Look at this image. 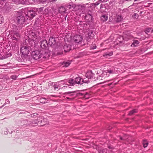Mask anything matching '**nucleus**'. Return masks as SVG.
<instances>
[{
  "label": "nucleus",
  "mask_w": 153,
  "mask_h": 153,
  "mask_svg": "<svg viewBox=\"0 0 153 153\" xmlns=\"http://www.w3.org/2000/svg\"><path fill=\"white\" fill-rule=\"evenodd\" d=\"M52 85H53L52 86V89H54L55 90L56 88H58L59 87H60L61 86V85L59 84V82H56V83H53Z\"/></svg>",
  "instance_id": "f8f14e48"
},
{
  "label": "nucleus",
  "mask_w": 153,
  "mask_h": 153,
  "mask_svg": "<svg viewBox=\"0 0 153 153\" xmlns=\"http://www.w3.org/2000/svg\"><path fill=\"white\" fill-rule=\"evenodd\" d=\"M92 74H93V78H92L91 79H92L93 81H95L96 79L99 80H102L104 78L103 76H100L98 77H97V78H95V77L94 76V74H93V73H92Z\"/></svg>",
  "instance_id": "dca6fc26"
},
{
  "label": "nucleus",
  "mask_w": 153,
  "mask_h": 153,
  "mask_svg": "<svg viewBox=\"0 0 153 153\" xmlns=\"http://www.w3.org/2000/svg\"><path fill=\"white\" fill-rule=\"evenodd\" d=\"M56 44V40L54 37H50L49 39L48 44L50 46H54Z\"/></svg>",
  "instance_id": "6e6552de"
},
{
  "label": "nucleus",
  "mask_w": 153,
  "mask_h": 153,
  "mask_svg": "<svg viewBox=\"0 0 153 153\" xmlns=\"http://www.w3.org/2000/svg\"><path fill=\"white\" fill-rule=\"evenodd\" d=\"M29 44L31 46H33L35 45V43L34 40L32 39H29L27 40Z\"/></svg>",
  "instance_id": "4468645a"
},
{
  "label": "nucleus",
  "mask_w": 153,
  "mask_h": 153,
  "mask_svg": "<svg viewBox=\"0 0 153 153\" xmlns=\"http://www.w3.org/2000/svg\"><path fill=\"white\" fill-rule=\"evenodd\" d=\"M31 49L30 46L25 45L22 46L21 48V56L23 59H28L30 50Z\"/></svg>",
  "instance_id": "f03ea898"
},
{
  "label": "nucleus",
  "mask_w": 153,
  "mask_h": 153,
  "mask_svg": "<svg viewBox=\"0 0 153 153\" xmlns=\"http://www.w3.org/2000/svg\"><path fill=\"white\" fill-rule=\"evenodd\" d=\"M108 19V17L106 15H103L101 17L102 21L103 22L106 21Z\"/></svg>",
  "instance_id": "a211bd4d"
},
{
  "label": "nucleus",
  "mask_w": 153,
  "mask_h": 153,
  "mask_svg": "<svg viewBox=\"0 0 153 153\" xmlns=\"http://www.w3.org/2000/svg\"><path fill=\"white\" fill-rule=\"evenodd\" d=\"M137 109H134L131 111H130L128 114L129 115H133L134 113H136L137 112Z\"/></svg>",
  "instance_id": "b1692460"
},
{
  "label": "nucleus",
  "mask_w": 153,
  "mask_h": 153,
  "mask_svg": "<svg viewBox=\"0 0 153 153\" xmlns=\"http://www.w3.org/2000/svg\"><path fill=\"white\" fill-rule=\"evenodd\" d=\"M99 1L100 2V3L101 2H104L105 1V0H99Z\"/></svg>",
  "instance_id": "58836bf2"
},
{
  "label": "nucleus",
  "mask_w": 153,
  "mask_h": 153,
  "mask_svg": "<svg viewBox=\"0 0 153 153\" xmlns=\"http://www.w3.org/2000/svg\"><path fill=\"white\" fill-rule=\"evenodd\" d=\"M153 30L150 28H148L145 31V33L147 34L148 32H152Z\"/></svg>",
  "instance_id": "a878e982"
},
{
  "label": "nucleus",
  "mask_w": 153,
  "mask_h": 153,
  "mask_svg": "<svg viewBox=\"0 0 153 153\" xmlns=\"http://www.w3.org/2000/svg\"><path fill=\"white\" fill-rule=\"evenodd\" d=\"M75 91H69V92H66L64 93L65 94H70V96H72L74 95L73 93H75Z\"/></svg>",
  "instance_id": "5701e85b"
},
{
  "label": "nucleus",
  "mask_w": 153,
  "mask_h": 153,
  "mask_svg": "<svg viewBox=\"0 0 153 153\" xmlns=\"http://www.w3.org/2000/svg\"><path fill=\"white\" fill-rule=\"evenodd\" d=\"M143 143L148 144V143L146 140H143Z\"/></svg>",
  "instance_id": "c9c22d12"
},
{
  "label": "nucleus",
  "mask_w": 153,
  "mask_h": 153,
  "mask_svg": "<svg viewBox=\"0 0 153 153\" xmlns=\"http://www.w3.org/2000/svg\"><path fill=\"white\" fill-rule=\"evenodd\" d=\"M40 102H41L43 103H45V102H42V101L41 102V101Z\"/></svg>",
  "instance_id": "3c124183"
},
{
  "label": "nucleus",
  "mask_w": 153,
  "mask_h": 153,
  "mask_svg": "<svg viewBox=\"0 0 153 153\" xmlns=\"http://www.w3.org/2000/svg\"><path fill=\"white\" fill-rule=\"evenodd\" d=\"M112 17L111 18L110 17V18H109V21H110L111 20H112Z\"/></svg>",
  "instance_id": "c03bdc74"
},
{
  "label": "nucleus",
  "mask_w": 153,
  "mask_h": 153,
  "mask_svg": "<svg viewBox=\"0 0 153 153\" xmlns=\"http://www.w3.org/2000/svg\"><path fill=\"white\" fill-rule=\"evenodd\" d=\"M93 75L91 71L88 72L85 74L86 78L82 79L80 77L76 78L75 80V83L81 85L84 83H88L90 82L89 79L93 78Z\"/></svg>",
  "instance_id": "f257e3e1"
},
{
  "label": "nucleus",
  "mask_w": 153,
  "mask_h": 153,
  "mask_svg": "<svg viewBox=\"0 0 153 153\" xmlns=\"http://www.w3.org/2000/svg\"><path fill=\"white\" fill-rule=\"evenodd\" d=\"M116 22H119L122 21L123 18L120 15H117L116 16Z\"/></svg>",
  "instance_id": "f3484780"
},
{
  "label": "nucleus",
  "mask_w": 153,
  "mask_h": 153,
  "mask_svg": "<svg viewBox=\"0 0 153 153\" xmlns=\"http://www.w3.org/2000/svg\"><path fill=\"white\" fill-rule=\"evenodd\" d=\"M42 99H41V100H40L42 101Z\"/></svg>",
  "instance_id": "5fc2aeb1"
},
{
  "label": "nucleus",
  "mask_w": 153,
  "mask_h": 153,
  "mask_svg": "<svg viewBox=\"0 0 153 153\" xmlns=\"http://www.w3.org/2000/svg\"><path fill=\"white\" fill-rule=\"evenodd\" d=\"M148 144L147 143H143V146L144 148L147 147L148 146Z\"/></svg>",
  "instance_id": "f704fd0d"
},
{
  "label": "nucleus",
  "mask_w": 153,
  "mask_h": 153,
  "mask_svg": "<svg viewBox=\"0 0 153 153\" xmlns=\"http://www.w3.org/2000/svg\"><path fill=\"white\" fill-rule=\"evenodd\" d=\"M63 49L65 52H68L71 50V46L70 45L66 44L64 46Z\"/></svg>",
  "instance_id": "ddd939ff"
},
{
  "label": "nucleus",
  "mask_w": 153,
  "mask_h": 153,
  "mask_svg": "<svg viewBox=\"0 0 153 153\" xmlns=\"http://www.w3.org/2000/svg\"><path fill=\"white\" fill-rule=\"evenodd\" d=\"M22 15L18 16L17 17V23L20 25L23 24L26 21V20L28 19V18H27L26 16Z\"/></svg>",
  "instance_id": "20e7f679"
},
{
  "label": "nucleus",
  "mask_w": 153,
  "mask_h": 153,
  "mask_svg": "<svg viewBox=\"0 0 153 153\" xmlns=\"http://www.w3.org/2000/svg\"><path fill=\"white\" fill-rule=\"evenodd\" d=\"M58 55L60 54V53H58Z\"/></svg>",
  "instance_id": "6e6d98bb"
},
{
  "label": "nucleus",
  "mask_w": 153,
  "mask_h": 153,
  "mask_svg": "<svg viewBox=\"0 0 153 153\" xmlns=\"http://www.w3.org/2000/svg\"><path fill=\"white\" fill-rule=\"evenodd\" d=\"M39 10H42V9L41 8H39Z\"/></svg>",
  "instance_id": "864d4df0"
},
{
  "label": "nucleus",
  "mask_w": 153,
  "mask_h": 153,
  "mask_svg": "<svg viewBox=\"0 0 153 153\" xmlns=\"http://www.w3.org/2000/svg\"><path fill=\"white\" fill-rule=\"evenodd\" d=\"M58 12L60 13H65L66 11V9L65 7L63 6H61L59 7L58 9Z\"/></svg>",
  "instance_id": "2eb2a0df"
},
{
  "label": "nucleus",
  "mask_w": 153,
  "mask_h": 153,
  "mask_svg": "<svg viewBox=\"0 0 153 153\" xmlns=\"http://www.w3.org/2000/svg\"><path fill=\"white\" fill-rule=\"evenodd\" d=\"M79 7L80 9H84L85 7V6L84 4L83 5H79Z\"/></svg>",
  "instance_id": "bb28decb"
},
{
  "label": "nucleus",
  "mask_w": 153,
  "mask_h": 153,
  "mask_svg": "<svg viewBox=\"0 0 153 153\" xmlns=\"http://www.w3.org/2000/svg\"><path fill=\"white\" fill-rule=\"evenodd\" d=\"M7 100H8V101H7V102H8V104H10V101H9V100H8V99H7Z\"/></svg>",
  "instance_id": "49530a36"
},
{
  "label": "nucleus",
  "mask_w": 153,
  "mask_h": 153,
  "mask_svg": "<svg viewBox=\"0 0 153 153\" xmlns=\"http://www.w3.org/2000/svg\"><path fill=\"white\" fill-rule=\"evenodd\" d=\"M33 116H34L33 115V114H31V117H33Z\"/></svg>",
  "instance_id": "09e8293b"
},
{
  "label": "nucleus",
  "mask_w": 153,
  "mask_h": 153,
  "mask_svg": "<svg viewBox=\"0 0 153 153\" xmlns=\"http://www.w3.org/2000/svg\"><path fill=\"white\" fill-rule=\"evenodd\" d=\"M14 2H16L17 0H12Z\"/></svg>",
  "instance_id": "a19ab883"
},
{
  "label": "nucleus",
  "mask_w": 153,
  "mask_h": 153,
  "mask_svg": "<svg viewBox=\"0 0 153 153\" xmlns=\"http://www.w3.org/2000/svg\"><path fill=\"white\" fill-rule=\"evenodd\" d=\"M142 13V12H140V13Z\"/></svg>",
  "instance_id": "bf43d9fd"
},
{
  "label": "nucleus",
  "mask_w": 153,
  "mask_h": 153,
  "mask_svg": "<svg viewBox=\"0 0 153 153\" xmlns=\"http://www.w3.org/2000/svg\"><path fill=\"white\" fill-rule=\"evenodd\" d=\"M139 42L138 40H134L133 42L132 43L131 46L133 45L134 47L136 46L138 44Z\"/></svg>",
  "instance_id": "4be33fe9"
},
{
  "label": "nucleus",
  "mask_w": 153,
  "mask_h": 153,
  "mask_svg": "<svg viewBox=\"0 0 153 153\" xmlns=\"http://www.w3.org/2000/svg\"><path fill=\"white\" fill-rule=\"evenodd\" d=\"M111 84H109V85H111Z\"/></svg>",
  "instance_id": "13d9d810"
},
{
  "label": "nucleus",
  "mask_w": 153,
  "mask_h": 153,
  "mask_svg": "<svg viewBox=\"0 0 153 153\" xmlns=\"http://www.w3.org/2000/svg\"><path fill=\"white\" fill-rule=\"evenodd\" d=\"M127 138L126 137V136H124L123 137L120 136V139L121 140H126Z\"/></svg>",
  "instance_id": "c756f323"
},
{
  "label": "nucleus",
  "mask_w": 153,
  "mask_h": 153,
  "mask_svg": "<svg viewBox=\"0 0 153 153\" xmlns=\"http://www.w3.org/2000/svg\"><path fill=\"white\" fill-rule=\"evenodd\" d=\"M37 14L36 11L34 10H29L27 13V14L25 15L27 18L28 17V19L30 20L32 19L34 16Z\"/></svg>",
  "instance_id": "39448f33"
},
{
  "label": "nucleus",
  "mask_w": 153,
  "mask_h": 153,
  "mask_svg": "<svg viewBox=\"0 0 153 153\" xmlns=\"http://www.w3.org/2000/svg\"><path fill=\"white\" fill-rule=\"evenodd\" d=\"M68 82L71 85H74L76 84L75 80L72 79H69Z\"/></svg>",
  "instance_id": "6ab92c4d"
},
{
  "label": "nucleus",
  "mask_w": 153,
  "mask_h": 153,
  "mask_svg": "<svg viewBox=\"0 0 153 153\" xmlns=\"http://www.w3.org/2000/svg\"><path fill=\"white\" fill-rule=\"evenodd\" d=\"M88 15H89L90 16H92V14H91L90 13H88Z\"/></svg>",
  "instance_id": "a18cd8bd"
},
{
  "label": "nucleus",
  "mask_w": 153,
  "mask_h": 153,
  "mask_svg": "<svg viewBox=\"0 0 153 153\" xmlns=\"http://www.w3.org/2000/svg\"><path fill=\"white\" fill-rule=\"evenodd\" d=\"M48 45L47 41L45 40H42L40 42V47L43 49L45 50L48 49Z\"/></svg>",
  "instance_id": "423d86ee"
},
{
  "label": "nucleus",
  "mask_w": 153,
  "mask_h": 153,
  "mask_svg": "<svg viewBox=\"0 0 153 153\" xmlns=\"http://www.w3.org/2000/svg\"><path fill=\"white\" fill-rule=\"evenodd\" d=\"M17 76L15 75H13L11 76V78L14 79H16L17 78Z\"/></svg>",
  "instance_id": "2f4dec72"
},
{
  "label": "nucleus",
  "mask_w": 153,
  "mask_h": 153,
  "mask_svg": "<svg viewBox=\"0 0 153 153\" xmlns=\"http://www.w3.org/2000/svg\"><path fill=\"white\" fill-rule=\"evenodd\" d=\"M50 51L48 49H46L45 51L43 56L42 57L43 58H47L49 57L50 56Z\"/></svg>",
  "instance_id": "9d476101"
},
{
  "label": "nucleus",
  "mask_w": 153,
  "mask_h": 153,
  "mask_svg": "<svg viewBox=\"0 0 153 153\" xmlns=\"http://www.w3.org/2000/svg\"><path fill=\"white\" fill-rule=\"evenodd\" d=\"M88 36L89 37L90 39H92L94 36L93 33V31L92 30L89 31L88 33Z\"/></svg>",
  "instance_id": "aec40b11"
},
{
  "label": "nucleus",
  "mask_w": 153,
  "mask_h": 153,
  "mask_svg": "<svg viewBox=\"0 0 153 153\" xmlns=\"http://www.w3.org/2000/svg\"><path fill=\"white\" fill-rule=\"evenodd\" d=\"M42 53L41 51L36 50L32 52L31 56L33 59L37 60L42 57Z\"/></svg>",
  "instance_id": "7ed1b4c3"
},
{
  "label": "nucleus",
  "mask_w": 153,
  "mask_h": 153,
  "mask_svg": "<svg viewBox=\"0 0 153 153\" xmlns=\"http://www.w3.org/2000/svg\"><path fill=\"white\" fill-rule=\"evenodd\" d=\"M20 37V34L18 33L15 32L11 37L13 40L18 41Z\"/></svg>",
  "instance_id": "1a4fd4ad"
},
{
  "label": "nucleus",
  "mask_w": 153,
  "mask_h": 153,
  "mask_svg": "<svg viewBox=\"0 0 153 153\" xmlns=\"http://www.w3.org/2000/svg\"><path fill=\"white\" fill-rule=\"evenodd\" d=\"M133 17L134 18L137 19L138 18L139 15L138 14L136 13H134V15H133Z\"/></svg>",
  "instance_id": "cd10ccee"
},
{
  "label": "nucleus",
  "mask_w": 153,
  "mask_h": 153,
  "mask_svg": "<svg viewBox=\"0 0 153 153\" xmlns=\"http://www.w3.org/2000/svg\"><path fill=\"white\" fill-rule=\"evenodd\" d=\"M37 113H34V114H33V116H36V115H37Z\"/></svg>",
  "instance_id": "79ce46f5"
},
{
  "label": "nucleus",
  "mask_w": 153,
  "mask_h": 153,
  "mask_svg": "<svg viewBox=\"0 0 153 153\" xmlns=\"http://www.w3.org/2000/svg\"><path fill=\"white\" fill-rule=\"evenodd\" d=\"M82 40V37L80 35H75L73 38V40L76 43H79L81 42Z\"/></svg>",
  "instance_id": "0eeeda50"
},
{
  "label": "nucleus",
  "mask_w": 153,
  "mask_h": 153,
  "mask_svg": "<svg viewBox=\"0 0 153 153\" xmlns=\"http://www.w3.org/2000/svg\"><path fill=\"white\" fill-rule=\"evenodd\" d=\"M66 98H67V99L70 100H73V99H74V98H70L68 97H67Z\"/></svg>",
  "instance_id": "ea45409f"
},
{
  "label": "nucleus",
  "mask_w": 153,
  "mask_h": 153,
  "mask_svg": "<svg viewBox=\"0 0 153 153\" xmlns=\"http://www.w3.org/2000/svg\"><path fill=\"white\" fill-rule=\"evenodd\" d=\"M111 129V128H108V129Z\"/></svg>",
  "instance_id": "4d7b16f0"
},
{
  "label": "nucleus",
  "mask_w": 153,
  "mask_h": 153,
  "mask_svg": "<svg viewBox=\"0 0 153 153\" xmlns=\"http://www.w3.org/2000/svg\"><path fill=\"white\" fill-rule=\"evenodd\" d=\"M70 64V62H64L63 63L62 65H64V66L65 67H68V66Z\"/></svg>",
  "instance_id": "393cba45"
},
{
  "label": "nucleus",
  "mask_w": 153,
  "mask_h": 153,
  "mask_svg": "<svg viewBox=\"0 0 153 153\" xmlns=\"http://www.w3.org/2000/svg\"><path fill=\"white\" fill-rule=\"evenodd\" d=\"M54 1H56V0H54Z\"/></svg>",
  "instance_id": "052dcab7"
},
{
  "label": "nucleus",
  "mask_w": 153,
  "mask_h": 153,
  "mask_svg": "<svg viewBox=\"0 0 153 153\" xmlns=\"http://www.w3.org/2000/svg\"><path fill=\"white\" fill-rule=\"evenodd\" d=\"M6 57L4 56L2 57H0V59H4L6 58Z\"/></svg>",
  "instance_id": "e433bc0d"
},
{
  "label": "nucleus",
  "mask_w": 153,
  "mask_h": 153,
  "mask_svg": "<svg viewBox=\"0 0 153 153\" xmlns=\"http://www.w3.org/2000/svg\"><path fill=\"white\" fill-rule=\"evenodd\" d=\"M96 46L95 45L94 46H93V47H91V48L92 49H95L96 48Z\"/></svg>",
  "instance_id": "4c0bfd02"
},
{
  "label": "nucleus",
  "mask_w": 153,
  "mask_h": 153,
  "mask_svg": "<svg viewBox=\"0 0 153 153\" xmlns=\"http://www.w3.org/2000/svg\"><path fill=\"white\" fill-rule=\"evenodd\" d=\"M3 19L2 18L1 15H0V24H1L3 21Z\"/></svg>",
  "instance_id": "473e14b6"
},
{
  "label": "nucleus",
  "mask_w": 153,
  "mask_h": 153,
  "mask_svg": "<svg viewBox=\"0 0 153 153\" xmlns=\"http://www.w3.org/2000/svg\"><path fill=\"white\" fill-rule=\"evenodd\" d=\"M100 3V2L98 1L97 2H96L94 3V5L95 6L98 5Z\"/></svg>",
  "instance_id": "7c9ffc66"
},
{
  "label": "nucleus",
  "mask_w": 153,
  "mask_h": 153,
  "mask_svg": "<svg viewBox=\"0 0 153 153\" xmlns=\"http://www.w3.org/2000/svg\"><path fill=\"white\" fill-rule=\"evenodd\" d=\"M108 148L109 149H112L113 148L110 146H108Z\"/></svg>",
  "instance_id": "37998d69"
},
{
  "label": "nucleus",
  "mask_w": 153,
  "mask_h": 153,
  "mask_svg": "<svg viewBox=\"0 0 153 153\" xmlns=\"http://www.w3.org/2000/svg\"><path fill=\"white\" fill-rule=\"evenodd\" d=\"M4 134H7V131H4Z\"/></svg>",
  "instance_id": "de8ad7c7"
},
{
  "label": "nucleus",
  "mask_w": 153,
  "mask_h": 153,
  "mask_svg": "<svg viewBox=\"0 0 153 153\" xmlns=\"http://www.w3.org/2000/svg\"><path fill=\"white\" fill-rule=\"evenodd\" d=\"M98 152L100 153H109L111 152H112L111 150H108L107 149H98Z\"/></svg>",
  "instance_id": "9b49d317"
},
{
  "label": "nucleus",
  "mask_w": 153,
  "mask_h": 153,
  "mask_svg": "<svg viewBox=\"0 0 153 153\" xmlns=\"http://www.w3.org/2000/svg\"><path fill=\"white\" fill-rule=\"evenodd\" d=\"M109 73L110 74H114V71L113 70H107V72Z\"/></svg>",
  "instance_id": "c85d7f7f"
},
{
  "label": "nucleus",
  "mask_w": 153,
  "mask_h": 153,
  "mask_svg": "<svg viewBox=\"0 0 153 153\" xmlns=\"http://www.w3.org/2000/svg\"><path fill=\"white\" fill-rule=\"evenodd\" d=\"M67 16V15H66V17H65V20H66V17Z\"/></svg>",
  "instance_id": "603ef678"
},
{
  "label": "nucleus",
  "mask_w": 153,
  "mask_h": 153,
  "mask_svg": "<svg viewBox=\"0 0 153 153\" xmlns=\"http://www.w3.org/2000/svg\"><path fill=\"white\" fill-rule=\"evenodd\" d=\"M104 7H105V5L104 4H100V9L103 8Z\"/></svg>",
  "instance_id": "72a5a7b5"
},
{
  "label": "nucleus",
  "mask_w": 153,
  "mask_h": 153,
  "mask_svg": "<svg viewBox=\"0 0 153 153\" xmlns=\"http://www.w3.org/2000/svg\"><path fill=\"white\" fill-rule=\"evenodd\" d=\"M19 30V29L18 28H17L16 29H14V30Z\"/></svg>",
  "instance_id": "8fccbe9b"
},
{
  "label": "nucleus",
  "mask_w": 153,
  "mask_h": 153,
  "mask_svg": "<svg viewBox=\"0 0 153 153\" xmlns=\"http://www.w3.org/2000/svg\"><path fill=\"white\" fill-rule=\"evenodd\" d=\"M113 52L112 51L110 52H107L105 53L103 55L104 57H107L108 56H111L113 55Z\"/></svg>",
  "instance_id": "412c9836"
}]
</instances>
